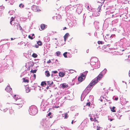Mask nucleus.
Instances as JSON below:
<instances>
[{
    "label": "nucleus",
    "mask_w": 130,
    "mask_h": 130,
    "mask_svg": "<svg viewBox=\"0 0 130 130\" xmlns=\"http://www.w3.org/2000/svg\"><path fill=\"white\" fill-rule=\"evenodd\" d=\"M18 24L17 23H15L14 26V29H18Z\"/></svg>",
    "instance_id": "obj_13"
},
{
    "label": "nucleus",
    "mask_w": 130,
    "mask_h": 130,
    "mask_svg": "<svg viewBox=\"0 0 130 130\" xmlns=\"http://www.w3.org/2000/svg\"><path fill=\"white\" fill-rule=\"evenodd\" d=\"M49 86H48L47 87H46V89H49Z\"/></svg>",
    "instance_id": "obj_48"
},
{
    "label": "nucleus",
    "mask_w": 130,
    "mask_h": 130,
    "mask_svg": "<svg viewBox=\"0 0 130 130\" xmlns=\"http://www.w3.org/2000/svg\"><path fill=\"white\" fill-rule=\"evenodd\" d=\"M35 47L36 48H38L39 47V46H38V45H35Z\"/></svg>",
    "instance_id": "obj_42"
},
{
    "label": "nucleus",
    "mask_w": 130,
    "mask_h": 130,
    "mask_svg": "<svg viewBox=\"0 0 130 130\" xmlns=\"http://www.w3.org/2000/svg\"><path fill=\"white\" fill-rule=\"evenodd\" d=\"M55 40H57V38H55Z\"/></svg>",
    "instance_id": "obj_58"
},
{
    "label": "nucleus",
    "mask_w": 130,
    "mask_h": 130,
    "mask_svg": "<svg viewBox=\"0 0 130 130\" xmlns=\"http://www.w3.org/2000/svg\"><path fill=\"white\" fill-rule=\"evenodd\" d=\"M85 77L86 75L82 74L80 76L78 77V80L79 81L81 82L85 79Z\"/></svg>",
    "instance_id": "obj_4"
},
{
    "label": "nucleus",
    "mask_w": 130,
    "mask_h": 130,
    "mask_svg": "<svg viewBox=\"0 0 130 130\" xmlns=\"http://www.w3.org/2000/svg\"><path fill=\"white\" fill-rule=\"evenodd\" d=\"M113 16V15H112V17Z\"/></svg>",
    "instance_id": "obj_62"
},
{
    "label": "nucleus",
    "mask_w": 130,
    "mask_h": 130,
    "mask_svg": "<svg viewBox=\"0 0 130 130\" xmlns=\"http://www.w3.org/2000/svg\"><path fill=\"white\" fill-rule=\"evenodd\" d=\"M109 120L110 121H112L113 120V119H109Z\"/></svg>",
    "instance_id": "obj_43"
},
{
    "label": "nucleus",
    "mask_w": 130,
    "mask_h": 130,
    "mask_svg": "<svg viewBox=\"0 0 130 130\" xmlns=\"http://www.w3.org/2000/svg\"><path fill=\"white\" fill-rule=\"evenodd\" d=\"M67 29V28L66 27H65L63 29V30H64Z\"/></svg>",
    "instance_id": "obj_44"
},
{
    "label": "nucleus",
    "mask_w": 130,
    "mask_h": 130,
    "mask_svg": "<svg viewBox=\"0 0 130 130\" xmlns=\"http://www.w3.org/2000/svg\"><path fill=\"white\" fill-rule=\"evenodd\" d=\"M45 74L46 76L48 77L50 76V74L48 71H46L45 72Z\"/></svg>",
    "instance_id": "obj_15"
},
{
    "label": "nucleus",
    "mask_w": 130,
    "mask_h": 130,
    "mask_svg": "<svg viewBox=\"0 0 130 130\" xmlns=\"http://www.w3.org/2000/svg\"><path fill=\"white\" fill-rule=\"evenodd\" d=\"M88 73V71H85V72L84 73V75H86V74H87V73Z\"/></svg>",
    "instance_id": "obj_39"
},
{
    "label": "nucleus",
    "mask_w": 130,
    "mask_h": 130,
    "mask_svg": "<svg viewBox=\"0 0 130 130\" xmlns=\"http://www.w3.org/2000/svg\"><path fill=\"white\" fill-rule=\"evenodd\" d=\"M93 62V61H91V63H92V62Z\"/></svg>",
    "instance_id": "obj_56"
},
{
    "label": "nucleus",
    "mask_w": 130,
    "mask_h": 130,
    "mask_svg": "<svg viewBox=\"0 0 130 130\" xmlns=\"http://www.w3.org/2000/svg\"><path fill=\"white\" fill-rule=\"evenodd\" d=\"M22 79L23 80V82L25 83H28L29 82V80L27 79H26L25 78H23Z\"/></svg>",
    "instance_id": "obj_16"
},
{
    "label": "nucleus",
    "mask_w": 130,
    "mask_h": 130,
    "mask_svg": "<svg viewBox=\"0 0 130 130\" xmlns=\"http://www.w3.org/2000/svg\"><path fill=\"white\" fill-rule=\"evenodd\" d=\"M35 36V35H34V34H32V37L33 36Z\"/></svg>",
    "instance_id": "obj_51"
},
{
    "label": "nucleus",
    "mask_w": 130,
    "mask_h": 130,
    "mask_svg": "<svg viewBox=\"0 0 130 130\" xmlns=\"http://www.w3.org/2000/svg\"><path fill=\"white\" fill-rule=\"evenodd\" d=\"M11 40H12L14 39H13V38H11Z\"/></svg>",
    "instance_id": "obj_52"
},
{
    "label": "nucleus",
    "mask_w": 130,
    "mask_h": 130,
    "mask_svg": "<svg viewBox=\"0 0 130 130\" xmlns=\"http://www.w3.org/2000/svg\"><path fill=\"white\" fill-rule=\"evenodd\" d=\"M51 85L52 86L53 85V82H51Z\"/></svg>",
    "instance_id": "obj_45"
},
{
    "label": "nucleus",
    "mask_w": 130,
    "mask_h": 130,
    "mask_svg": "<svg viewBox=\"0 0 130 130\" xmlns=\"http://www.w3.org/2000/svg\"><path fill=\"white\" fill-rule=\"evenodd\" d=\"M60 54V52L59 51H58L56 52V54L57 56H58Z\"/></svg>",
    "instance_id": "obj_28"
},
{
    "label": "nucleus",
    "mask_w": 130,
    "mask_h": 130,
    "mask_svg": "<svg viewBox=\"0 0 130 130\" xmlns=\"http://www.w3.org/2000/svg\"><path fill=\"white\" fill-rule=\"evenodd\" d=\"M8 92H10L12 90L11 88L9 86H7L5 89Z\"/></svg>",
    "instance_id": "obj_9"
},
{
    "label": "nucleus",
    "mask_w": 130,
    "mask_h": 130,
    "mask_svg": "<svg viewBox=\"0 0 130 130\" xmlns=\"http://www.w3.org/2000/svg\"><path fill=\"white\" fill-rule=\"evenodd\" d=\"M16 101V103L15 104L18 105H20V107H22L24 104V101L21 99H15Z\"/></svg>",
    "instance_id": "obj_1"
},
{
    "label": "nucleus",
    "mask_w": 130,
    "mask_h": 130,
    "mask_svg": "<svg viewBox=\"0 0 130 130\" xmlns=\"http://www.w3.org/2000/svg\"><path fill=\"white\" fill-rule=\"evenodd\" d=\"M41 86H43L44 85H46V83L45 82H42L41 83Z\"/></svg>",
    "instance_id": "obj_21"
},
{
    "label": "nucleus",
    "mask_w": 130,
    "mask_h": 130,
    "mask_svg": "<svg viewBox=\"0 0 130 130\" xmlns=\"http://www.w3.org/2000/svg\"><path fill=\"white\" fill-rule=\"evenodd\" d=\"M51 62V61L50 60H49L47 62V63H49Z\"/></svg>",
    "instance_id": "obj_41"
},
{
    "label": "nucleus",
    "mask_w": 130,
    "mask_h": 130,
    "mask_svg": "<svg viewBox=\"0 0 130 130\" xmlns=\"http://www.w3.org/2000/svg\"><path fill=\"white\" fill-rule=\"evenodd\" d=\"M37 43L39 46H41L42 45V43L40 41H38L37 42Z\"/></svg>",
    "instance_id": "obj_19"
},
{
    "label": "nucleus",
    "mask_w": 130,
    "mask_h": 130,
    "mask_svg": "<svg viewBox=\"0 0 130 130\" xmlns=\"http://www.w3.org/2000/svg\"><path fill=\"white\" fill-rule=\"evenodd\" d=\"M32 10L34 11L38 12L40 11V10L39 8V7L35 5H33L32 7Z\"/></svg>",
    "instance_id": "obj_3"
},
{
    "label": "nucleus",
    "mask_w": 130,
    "mask_h": 130,
    "mask_svg": "<svg viewBox=\"0 0 130 130\" xmlns=\"http://www.w3.org/2000/svg\"><path fill=\"white\" fill-rule=\"evenodd\" d=\"M59 107V106H55V107L56 108H58Z\"/></svg>",
    "instance_id": "obj_46"
},
{
    "label": "nucleus",
    "mask_w": 130,
    "mask_h": 130,
    "mask_svg": "<svg viewBox=\"0 0 130 130\" xmlns=\"http://www.w3.org/2000/svg\"><path fill=\"white\" fill-rule=\"evenodd\" d=\"M71 123H72V124H73V120H72V122H71Z\"/></svg>",
    "instance_id": "obj_53"
},
{
    "label": "nucleus",
    "mask_w": 130,
    "mask_h": 130,
    "mask_svg": "<svg viewBox=\"0 0 130 130\" xmlns=\"http://www.w3.org/2000/svg\"><path fill=\"white\" fill-rule=\"evenodd\" d=\"M37 70H31L30 72L33 73H36V72Z\"/></svg>",
    "instance_id": "obj_27"
},
{
    "label": "nucleus",
    "mask_w": 130,
    "mask_h": 130,
    "mask_svg": "<svg viewBox=\"0 0 130 130\" xmlns=\"http://www.w3.org/2000/svg\"><path fill=\"white\" fill-rule=\"evenodd\" d=\"M112 37L111 36L109 35V34H107L105 36L106 38L108 39H111V37Z\"/></svg>",
    "instance_id": "obj_11"
},
{
    "label": "nucleus",
    "mask_w": 130,
    "mask_h": 130,
    "mask_svg": "<svg viewBox=\"0 0 130 130\" xmlns=\"http://www.w3.org/2000/svg\"><path fill=\"white\" fill-rule=\"evenodd\" d=\"M98 81L97 80H96V78H95L89 84L91 86H92L98 83Z\"/></svg>",
    "instance_id": "obj_5"
},
{
    "label": "nucleus",
    "mask_w": 130,
    "mask_h": 130,
    "mask_svg": "<svg viewBox=\"0 0 130 130\" xmlns=\"http://www.w3.org/2000/svg\"><path fill=\"white\" fill-rule=\"evenodd\" d=\"M62 86L63 88H67L68 86V84L65 83H63L62 84Z\"/></svg>",
    "instance_id": "obj_12"
},
{
    "label": "nucleus",
    "mask_w": 130,
    "mask_h": 130,
    "mask_svg": "<svg viewBox=\"0 0 130 130\" xmlns=\"http://www.w3.org/2000/svg\"><path fill=\"white\" fill-rule=\"evenodd\" d=\"M124 51V50H122V51Z\"/></svg>",
    "instance_id": "obj_55"
},
{
    "label": "nucleus",
    "mask_w": 130,
    "mask_h": 130,
    "mask_svg": "<svg viewBox=\"0 0 130 130\" xmlns=\"http://www.w3.org/2000/svg\"><path fill=\"white\" fill-rule=\"evenodd\" d=\"M26 91L27 93H28L30 92V89L29 87H26Z\"/></svg>",
    "instance_id": "obj_18"
},
{
    "label": "nucleus",
    "mask_w": 130,
    "mask_h": 130,
    "mask_svg": "<svg viewBox=\"0 0 130 130\" xmlns=\"http://www.w3.org/2000/svg\"><path fill=\"white\" fill-rule=\"evenodd\" d=\"M109 45V44L107 45H108H108Z\"/></svg>",
    "instance_id": "obj_63"
},
{
    "label": "nucleus",
    "mask_w": 130,
    "mask_h": 130,
    "mask_svg": "<svg viewBox=\"0 0 130 130\" xmlns=\"http://www.w3.org/2000/svg\"><path fill=\"white\" fill-rule=\"evenodd\" d=\"M91 104V103L90 102H89L87 103L86 104V106H88L89 107L90 106Z\"/></svg>",
    "instance_id": "obj_31"
},
{
    "label": "nucleus",
    "mask_w": 130,
    "mask_h": 130,
    "mask_svg": "<svg viewBox=\"0 0 130 130\" xmlns=\"http://www.w3.org/2000/svg\"><path fill=\"white\" fill-rule=\"evenodd\" d=\"M94 121L95 122H96L97 123H99V122L96 119V118L95 117H94Z\"/></svg>",
    "instance_id": "obj_32"
},
{
    "label": "nucleus",
    "mask_w": 130,
    "mask_h": 130,
    "mask_svg": "<svg viewBox=\"0 0 130 130\" xmlns=\"http://www.w3.org/2000/svg\"><path fill=\"white\" fill-rule=\"evenodd\" d=\"M34 77L35 78L36 77V74H34Z\"/></svg>",
    "instance_id": "obj_49"
},
{
    "label": "nucleus",
    "mask_w": 130,
    "mask_h": 130,
    "mask_svg": "<svg viewBox=\"0 0 130 130\" xmlns=\"http://www.w3.org/2000/svg\"><path fill=\"white\" fill-rule=\"evenodd\" d=\"M11 20L10 21V23L11 25H12V21H14V19L13 17H12L11 19Z\"/></svg>",
    "instance_id": "obj_22"
},
{
    "label": "nucleus",
    "mask_w": 130,
    "mask_h": 130,
    "mask_svg": "<svg viewBox=\"0 0 130 130\" xmlns=\"http://www.w3.org/2000/svg\"><path fill=\"white\" fill-rule=\"evenodd\" d=\"M102 5L100 4V5H99V6L97 9L98 11L94 12L93 13L94 16L95 17L98 16L99 15L100 12V10L101 9Z\"/></svg>",
    "instance_id": "obj_2"
},
{
    "label": "nucleus",
    "mask_w": 130,
    "mask_h": 130,
    "mask_svg": "<svg viewBox=\"0 0 130 130\" xmlns=\"http://www.w3.org/2000/svg\"><path fill=\"white\" fill-rule=\"evenodd\" d=\"M89 8V6H88V8Z\"/></svg>",
    "instance_id": "obj_59"
},
{
    "label": "nucleus",
    "mask_w": 130,
    "mask_h": 130,
    "mask_svg": "<svg viewBox=\"0 0 130 130\" xmlns=\"http://www.w3.org/2000/svg\"><path fill=\"white\" fill-rule=\"evenodd\" d=\"M115 107L113 106L111 108V111L113 112H115L116 111L115 110Z\"/></svg>",
    "instance_id": "obj_17"
},
{
    "label": "nucleus",
    "mask_w": 130,
    "mask_h": 130,
    "mask_svg": "<svg viewBox=\"0 0 130 130\" xmlns=\"http://www.w3.org/2000/svg\"><path fill=\"white\" fill-rule=\"evenodd\" d=\"M21 6H22V8H23L24 7V5H22V3L20 4L19 5V7H21Z\"/></svg>",
    "instance_id": "obj_33"
},
{
    "label": "nucleus",
    "mask_w": 130,
    "mask_h": 130,
    "mask_svg": "<svg viewBox=\"0 0 130 130\" xmlns=\"http://www.w3.org/2000/svg\"><path fill=\"white\" fill-rule=\"evenodd\" d=\"M67 54V52H65L63 54V55L64 57L65 58H67V56L66 55V54Z\"/></svg>",
    "instance_id": "obj_26"
},
{
    "label": "nucleus",
    "mask_w": 130,
    "mask_h": 130,
    "mask_svg": "<svg viewBox=\"0 0 130 130\" xmlns=\"http://www.w3.org/2000/svg\"><path fill=\"white\" fill-rule=\"evenodd\" d=\"M50 117V118H52V117Z\"/></svg>",
    "instance_id": "obj_60"
},
{
    "label": "nucleus",
    "mask_w": 130,
    "mask_h": 130,
    "mask_svg": "<svg viewBox=\"0 0 130 130\" xmlns=\"http://www.w3.org/2000/svg\"><path fill=\"white\" fill-rule=\"evenodd\" d=\"M90 119L91 121H94V118L93 119L92 117H90Z\"/></svg>",
    "instance_id": "obj_34"
},
{
    "label": "nucleus",
    "mask_w": 130,
    "mask_h": 130,
    "mask_svg": "<svg viewBox=\"0 0 130 130\" xmlns=\"http://www.w3.org/2000/svg\"><path fill=\"white\" fill-rule=\"evenodd\" d=\"M47 84L49 85V86H50L51 85V81H48L47 82Z\"/></svg>",
    "instance_id": "obj_30"
},
{
    "label": "nucleus",
    "mask_w": 130,
    "mask_h": 130,
    "mask_svg": "<svg viewBox=\"0 0 130 130\" xmlns=\"http://www.w3.org/2000/svg\"><path fill=\"white\" fill-rule=\"evenodd\" d=\"M95 62H94L93 64H95Z\"/></svg>",
    "instance_id": "obj_57"
},
{
    "label": "nucleus",
    "mask_w": 130,
    "mask_h": 130,
    "mask_svg": "<svg viewBox=\"0 0 130 130\" xmlns=\"http://www.w3.org/2000/svg\"><path fill=\"white\" fill-rule=\"evenodd\" d=\"M10 111H10V113L11 112V114H14V112L13 111V110H10Z\"/></svg>",
    "instance_id": "obj_35"
},
{
    "label": "nucleus",
    "mask_w": 130,
    "mask_h": 130,
    "mask_svg": "<svg viewBox=\"0 0 130 130\" xmlns=\"http://www.w3.org/2000/svg\"><path fill=\"white\" fill-rule=\"evenodd\" d=\"M35 110H36V111H35V112H34V110H32V114L33 115H35L37 113V111L36 110V109Z\"/></svg>",
    "instance_id": "obj_23"
},
{
    "label": "nucleus",
    "mask_w": 130,
    "mask_h": 130,
    "mask_svg": "<svg viewBox=\"0 0 130 130\" xmlns=\"http://www.w3.org/2000/svg\"><path fill=\"white\" fill-rule=\"evenodd\" d=\"M118 97H116L115 98V100L116 101L117 100H118Z\"/></svg>",
    "instance_id": "obj_40"
},
{
    "label": "nucleus",
    "mask_w": 130,
    "mask_h": 130,
    "mask_svg": "<svg viewBox=\"0 0 130 130\" xmlns=\"http://www.w3.org/2000/svg\"><path fill=\"white\" fill-rule=\"evenodd\" d=\"M64 117V118L65 119H67L68 118V114L67 113H66L65 114Z\"/></svg>",
    "instance_id": "obj_25"
},
{
    "label": "nucleus",
    "mask_w": 130,
    "mask_h": 130,
    "mask_svg": "<svg viewBox=\"0 0 130 130\" xmlns=\"http://www.w3.org/2000/svg\"><path fill=\"white\" fill-rule=\"evenodd\" d=\"M18 25L19 26V27L20 28H21V26L20 25Z\"/></svg>",
    "instance_id": "obj_50"
},
{
    "label": "nucleus",
    "mask_w": 130,
    "mask_h": 130,
    "mask_svg": "<svg viewBox=\"0 0 130 130\" xmlns=\"http://www.w3.org/2000/svg\"><path fill=\"white\" fill-rule=\"evenodd\" d=\"M19 108H20V105H19Z\"/></svg>",
    "instance_id": "obj_54"
},
{
    "label": "nucleus",
    "mask_w": 130,
    "mask_h": 130,
    "mask_svg": "<svg viewBox=\"0 0 130 130\" xmlns=\"http://www.w3.org/2000/svg\"><path fill=\"white\" fill-rule=\"evenodd\" d=\"M92 86H91L89 84V85H88L86 88V90H87L88 92H89L91 89V87H92Z\"/></svg>",
    "instance_id": "obj_8"
},
{
    "label": "nucleus",
    "mask_w": 130,
    "mask_h": 130,
    "mask_svg": "<svg viewBox=\"0 0 130 130\" xmlns=\"http://www.w3.org/2000/svg\"><path fill=\"white\" fill-rule=\"evenodd\" d=\"M46 25L44 24H42L41 25L40 27L41 30H43L44 29Z\"/></svg>",
    "instance_id": "obj_10"
},
{
    "label": "nucleus",
    "mask_w": 130,
    "mask_h": 130,
    "mask_svg": "<svg viewBox=\"0 0 130 130\" xmlns=\"http://www.w3.org/2000/svg\"><path fill=\"white\" fill-rule=\"evenodd\" d=\"M69 36V34L68 33H66L64 36L63 37L65 41H66L67 39L68 38Z\"/></svg>",
    "instance_id": "obj_7"
},
{
    "label": "nucleus",
    "mask_w": 130,
    "mask_h": 130,
    "mask_svg": "<svg viewBox=\"0 0 130 130\" xmlns=\"http://www.w3.org/2000/svg\"><path fill=\"white\" fill-rule=\"evenodd\" d=\"M53 73H58V72L56 71H53Z\"/></svg>",
    "instance_id": "obj_37"
},
{
    "label": "nucleus",
    "mask_w": 130,
    "mask_h": 130,
    "mask_svg": "<svg viewBox=\"0 0 130 130\" xmlns=\"http://www.w3.org/2000/svg\"><path fill=\"white\" fill-rule=\"evenodd\" d=\"M32 56L33 57H34V58H36L37 57L38 55L36 54L35 53H34L32 54Z\"/></svg>",
    "instance_id": "obj_20"
},
{
    "label": "nucleus",
    "mask_w": 130,
    "mask_h": 130,
    "mask_svg": "<svg viewBox=\"0 0 130 130\" xmlns=\"http://www.w3.org/2000/svg\"><path fill=\"white\" fill-rule=\"evenodd\" d=\"M52 114V113L51 112H50L48 113V116H50Z\"/></svg>",
    "instance_id": "obj_38"
},
{
    "label": "nucleus",
    "mask_w": 130,
    "mask_h": 130,
    "mask_svg": "<svg viewBox=\"0 0 130 130\" xmlns=\"http://www.w3.org/2000/svg\"><path fill=\"white\" fill-rule=\"evenodd\" d=\"M59 76L61 77H63L65 75V73H64L62 72H60L59 73Z\"/></svg>",
    "instance_id": "obj_14"
},
{
    "label": "nucleus",
    "mask_w": 130,
    "mask_h": 130,
    "mask_svg": "<svg viewBox=\"0 0 130 130\" xmlns=\"http://www.w3.org/2000/svg\"><path fill=\"white\" fill-rule=\"evenodd\" d=\"M98 44H102L104 43V42H102V41H98Z\"/></svg>",
    "instance_id": "obj_24"
},
{
    "label": "nucleus",
    "mask_w": 130,
    "mask_h": 130,
    "mask_svg": "<svg viewBox=\"0 0 130 130\" xmlns=\"http://www.w3.org/2000/svg\"><path fill=\"white\" fill-rule=\"evenodd\" d=\"M51 109V108H50V109H49V110L50 109Z\"/></svg>",
    "instance_id": "obj_61"
},
{
    "label": "nucleus",
    "mask_w": 130,
    "mask_h": 130,
    "mask_svg": "<svg viewBox=\"0 0 130 130\" xmlns=\"http://www.w3.org/2000/svg\"><path fill=\"white\" fill-rule=\"evenodd\" d=\"M100 127H98V126L97 130H100Z\"/></svg>",
    "instance_id": "obj_36"
},
{
    "label": "nucleus",
    "mask_w": 130,
    "mask_h": 130,
    "mask_svg": "<svg viewBox=\"0 0 130 130\" xmlns=\"http://www.w3.org/2000/svg\"><path fill=\"white\" fill-rule=\"evenodd\" d=\"M103 75L102 74V73L101 72L99 75L97 76L96 78V80H97L98 81L100 80L101 79H102V78L103 77Z\"/></svg>",
    "instance_id": "obj_6"
},
{
    "label": "nucleus",
    "mask_w": 130,
    "mask_h": 130,
    "mask_svg": "<svg viewBox=\"0 0 130 130\" xmlns=\"http://www.w3.org/2000/svg\"><path fill=\"white\" fill-rule=\"evenodd\" d=\"M18 96H16V95H15V99L16 98H18Z\"/></svg>",
    "instance_id": "obj_47"
},
{
    "label": "nucleus",
    "mask_w": 130,
    "mask_h": 130,
    "mask_svg": "<svg viewBox=\"0 0 130 130\" xmlns=\"http://www.w3.org/2000/svg\"><path fill=\"white\" fill-rule=\"evenodd\" d=\"M28 38L31 40L33 39L34 38H35V37L34 36V37H33L32 36L31 37V36L29 35L28 36Z\"/></svg>",
    "instance_id": "obj_29"
}]
</instances>
